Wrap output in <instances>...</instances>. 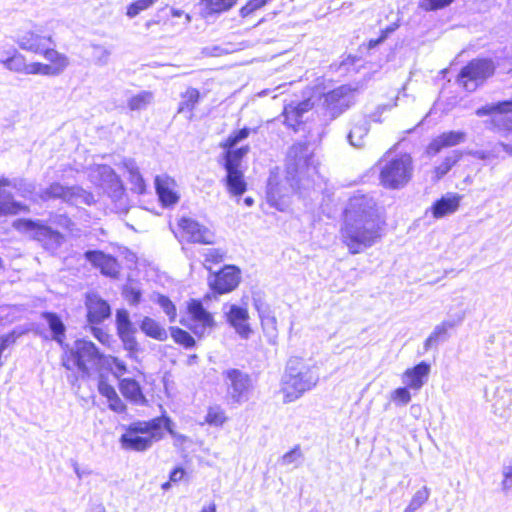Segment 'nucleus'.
<instances>
[{"mask_svg":"<svg viewBox=\"0 0 512 512\" xmlns=\"http://www.w3.org/2000/svg\"><path fill=\"white\" fill-rule=\"evenodd\" d=\"M382 221L376 202L366 195L350 198L339 231L340 240L352 255L371 248L382 237Z\"/></svg>","mask_w":512,"mask_h":512,"instance_id":"f257e3e1","label":"nucleus"},{"mask_svg":"<svg viewBox=\"0 0 512 512\" xmlns=\"http://www.w3.org/2000/svg\"><path fill=\"white\" fill-rule=\"evenodd\" d=\"M319 381V371L315 363L299 357L288 360L282 378L284 403L299 399L305 392L314 388Z\"/></svg>","mask_w":512,"mask_h":512,"instance_id":"f03ea898","label":"nucleus"},{"mask_svg":"<svg viewBox=\"0 0 512 512\" xmlns=\"http://www.w3.org/2000/svg\"><path fill=\"white\" fill-rule=\"evenodd\" d=\"M161 422L162 420L153 418L131 423L120 438L122 448L138 452L148 450L154 442L164 437Z\"/></svg>","mask_w":512,"mask_h":512,"instance_id":"7ed1b4c3","label":"nucleus"},{"mask_svg":"<svg viewBox=\"0 0 512 512\" xmlns=\"http://www.w3.org/2000/svg\"><path fill=\"white\" fill-rule=\"evenodd\" d=\"M102 355L93 342L80 339L75 341L69 352L63 356V366L68 370L78 369L88 373L90 369L97 367Z\"/></svg>","mask_w":512,"mask_h":512,"instance_id":"20e7f679","label":"nucleus"},{"mask_svg":"<svg viewBox=\"0 0 512 512\" xmlns=\"http://www.w3.org/2000/svg\"><path fill=\"white\" fill-rule=\"evenodd\" d=\"M228 403L241 405L252 396L254 390L250 375L242 370L231 368L222 372Z\"/></svg>","mask_w":512,"mask_h":512,"instance_id":"39448f33","label":"nucleus"},{"mask_svg":"<svg viewBox=\"0 0 512 512\" xmlns=\"http://www.w3.org/2000/svg\"><path fill=\"white\" fill-rule=\"evenodd\" d=\"M412 173V158L407 154H403L385 161L381 167L380 181L386 188L399 189L410 181Z\"/></svg>","mask_w":512,"mask_h":512,"instance_id":"423d86ee","label":"nucleus"},{"mask_svg":"<svg viewBox=\"0 0 512 512\" xmlns=\"http://www.w3.org/2000/svg\"><path fill=\"white\" fill-rule=\"evenodd\" d=\"M34 38V53L42 54L48 63L34 62V74L45 76H57L61 74L68 66L66 56L53 49V43L50 36Z\"/></svg>","mask_w":512,"mask_h":512,"instance_id":"0eeeda50","label":"nucleus"},{"mask_svg":"<svg viewBox=\"0 0 512 512\" xmlns=\"http://www.w3.org/2000/svg\"><path fill=\"white\" fill-rule=\"evenodd\" d=\"M495 65L488 59L472 60L469 64L462 68L458 82L467 91H474L487 78L494 74Z\"/></svg>","mask_w":512,"mask_h":512,"instance_id":"6e6552de","label":"nucleus"},{"mask_svg":"<svg viewBox=\"0 0 512 512\" xmlns=\"http://www.w3.org/2000/svg\"><path fill=\"white\" fill-rule=\"evenodd\" d=\"M189 322L181 321L195 335L202 337L208 335L214 329L216 322L213 315L208 312L199 300L192 299L187 305Z\"/></svg>","mask_w":512,"mask_h":512,"instance_id":"1a4fd4ad","label":"nucleus"},{"mask_svg":"<svg viewBox=\"0 0 512 512\" xmlns=\"http://www.w3.org/2000/svg\"><path fill=\"white\" fill-rule=\"evenodd\" d=\"M88 176L92 183L113 192L116 197L123 192L120 178L108 165L98 164L90 167Z\"/></svg>","mask_w":512,"mask_h":512,"instance_id":"9d476101","label":"nucleus"},{"mask_svg":"<svg viewBox=\"0 0 512 512\" xmlns=\"http://www.w3.org/2000/svg\"><path fill=\"white\" fill-rule=\"evenodd\" d=\"M240 269L234 265H226L217 273L208 278L210 288L218 294H225L233 291L240 283Z\"/></svg>","mask_w":512,"mask_h":512,"instance_id":"9b49d317","label":"nucleus"},{"mask_svg":"<svg viewBox=\"0 0 512 512\" xmlns=\"http://www.w3.org/2000/svg\"><path fill=\"white\" fill-rule=\"evenodd\" d=\"M178 225L189 242L205 245L214 243V232L198 221L192 218H182Z\"/></svg>","mask_w":512,"mask_h":512,"instance_id":"f8f14e48","label":"nucleus"},{"mask_svg":"<svg viewBox=\"0 0 512 512\" xmlns=\"http://www.w3.org/2000/svg\"><path fill=\"white\" fill-rule=\"evenodd\" d=\"M325 103L333 115H339L355 103V90L340 86L325 95Z\"/></svg>","mask_w":512,"mask_h":512,"instance_id":"ddd939ff","label":"nucleus"},{"mask_svg":"<svg viewBox=\"0 0 512 512\" xmlns=\"http://www.w3.org/2000/svg\"><path fill=\"white\" fill-rule=\"evenodd\" d=\"M290 188L278 180L277 174L271 172L267 183V201L280 211H284L288 206L286 197L290 193Z\"/></svg>","mask_w":512,"mask_h":512,"instance_id":"4468645a","label":"nucleus"},{"mask_svg":"<svg viewBox=\"0 0 512 512\" xmlns=\"http://www.w3.org/2000/svg\"><path fill=\"white\" fill-rule=\"evenodd\" d=\"M238 0H200L199 15L206 21H213L221 14L231 10Z\"/></svg>","mask_w":512,"mask_h":512,"instance_id":"2eb2a0df","label":"nucleus"},{"mask_svg":"<svg viewBox=\"0 0 512 512\" xmlns=\"http://www.w3.org/2000/svg\"><path fill=\"white\" fill-rule=\"evenodd\" d=\"M313 108L310 99L301 102H290L284 106L282 115L284 116V124L292 129H296L303 122L304 114Z\"/></svg>","mask_w":512,"mask_h":512,"instance_id":"dca6fc26","label":"nucleus"},{"mask_svg":"<svg viewBox=\"0 0 512 512\" xmlns=\"http://www.w3.org/2000/svg\"><path fill=\"white\" fill-rule=\"evenodd\" d=\"M85 258L96 268L100 269L103 275L117 277L120 266L117 260L102 251H87Z\"/></svg>","mask_w":512,"mask_h":512,"instance_id":"f3484780","label":"nucleus"},{"mask_svg":"<svg viewBox=\"0 0 512 512\" xmlns=\"http://www.w3.org/2000/svg\"><path fill=\"white\" fill-rule=\"evenodd\" d=\"M87 317L91 324H99L110 317L109 304L96 294H89L86 300Z\"/></svg>","mask_w":512,"mask_h":512,"instance_id":"a211bd4d","label":"nucleus"},{"mask_svg":"<svg viewBox=\"0 0 512 512\" xmlns=\"http://www.w3.org/2000/svg\"><path fill=\"white\" fill-rule=\"evenodd\" d=\"M311 156L305 145H293L288 153V172L301 174L304 168H309Z\"/></svg>","mask_w":512,"mask_h":512,"instance_id":"6ab92c4d","label":"nucleus"},{"mask_svg":"<svg viewBox=\"0 0 512 512\" xmlns=\"http://www.w3.org/2000/svg\"><path fill=\"white\" fill-rule=\"evenodd\" d=\"M226 314L228 322L235 331L242 338L247 339L251 333V328L248 324L249 315L247 309L237 305H231Z\"/></svg>","mask_w":512,"mask_h":512,"instance_id":"aec40b11","label":"nucleus"},{"mask_svg":"<svg viewBox=\"0 0 512 512\" xmlns=\"http://www.w3.org/2000/svg\"><path fill=\"white\" fill-rule=\"evenodd\" d=\"M175 186L176 183L171 177L167 175L156 176V192L164 206H171L178 202L179 196L175 192Z\"/></svg>","mask_w":512,"mask_h":512,"instance_id":"412c9836","label":"nucleus"},{"mask_svg":"<svg viewBox=\"0 0 512 512\" xmlns=\"http://www.w3.org/2000/svg\"><path fill=\"white\" fill-rule=\"evenodd\" d=\"M34 240L41 243L42 246L49 250H56L63 241V236L47 226L39 225L34 221Z\"/></svg>","mask_w":512,"mask_h":512,"instance_id":"4be33fe9","label":"nucleus"},{"mask_svg":"<svg viewBox=\"0 0 512 512\" xmlns=\"http://www.w3.org/2000/svg\"><path fill=\"white\" fill-rule=\"evenodd\" d=\"M430 373V365L424 361L407 369L402 375V382L409 388L419 390Z\"/></svg>","mask_w":512,"mask_h":512,"instance_id":"5701e85b","label":"nucleus"},{"mask_svg":"<svg viewBox=\"0 0 512 512\" xmlns=\"http://www.w3.org/2000/svg\"><path fill=\"white\" fill-rule=\"evenodd\" d=\"M466 140V134L462 131H448L436 137L428 146L429 154H437L441 149L452 147L463 143Z\"/></svg>","mask_w":512,"mask_h":512,"instance_id":"b1692460","label":"nucleus"},{"mask_svg":"<svg viewBox=\"0 0 512 512\" xmlns=\"http://www.w3.org/2000/svg\"><path fill=\"white\" fill-rule=\"evenodd\" d=\"M461 196L456 193H447L437 200L431 210L435 218H442L456 212L459 208Z\"/></svg>","mask_w":512,"mask_h":512,"instance_id":"393cba45","label":"nucleus"},{"mask_svg":"<svg viewBox=\"0 0 512 512\" xmlns=\"http://www.w3.org/2000/svg\"><path fill=\"white\" fill-rule=\"evenodd\" d=\"M463 316L459 317L457 321L446 320L436 325L424 342V350L429 351L433 346H436L439 342H443L448 338L449 329L454 328L456 325L461 323Z\"/></svg>","mask_w":512,"mask_h":512,"instance_id":"a878e982","label":"nucleus"},{"mask_svg":"<svg viewBox=\"0 0 512 512\" xmlns=\"http://www.w3.org/2000/svg\"><path fill=\"white\" fill-rule=\"evenodd\" d=\"M200 101V92L198 89L189 87L180 94L177 113L187 114V118H193V111Z\"/></svg>","mask_w":512,"mask_h":512,"instance_id":"bb28decb","label":"nucleus"},{"mask_svg":"<svg viewBox=\"0 0 512 512\" xmlns=\"http://www.w3.org/2000/svg\"><path fill=\"white\" fill-rule=\"evenodd\" d=\"M227 175L225 178L228 192L232 196H241L247 190V183L244 179L243 171L240 169L226 170Z\"/></svg>","mask_w":512,"mask_h":512,"instance_id":"cd10ccee","label":"nucleus"},{"mask_svg":"<svg viewBox=\"0 0 512 512\" xmlns=\"http://www.w3.org/2000/svg\"><path fill=\"white\" fill-rule=\"evenodd\" d=\"M255 307L258 311L264 332L271 337H275L277 333L276 317L272 314L270 308L260 301H255Z\"/></svg>","mask_w":512,"mask_h":512,"instance_id":"c85d7f7f","label":"nucleus"},{"mask_svg":"<svg viewBox=\"0 0 512 512\" xmlns=\"http://www.w3.org/2000/svg\"><path fill=\"white\" fill-rule=\"evenodd\" d=\"M122 165L129 174V181L133 186L132 190L138 194H143L146 190V185L135 160L132 158H125L122 161Z\"/></svg>","mask_w":512,"mask_h":512,"instance_id":"c756f323","label":"nucleus"},{"mask_svg":"<svg viewBox=\"0 0 512 512\" xmlns=\"http://www.w3.org/2000/svg\"><path fill=\"white\" fill-rule=\"evenodd\" d=\"M369 131V121L366 118H360L354 122L347 139L351 146L361 148L364 146L365 136Z\"/></svg>","mask_w":512,"mask_h":512,"instance_id":"7c9ffc66","label":"nucleus"},{"mask_svg":"<svg viewBox=\"0 0 512 512\" xmlns=\"http://www.w3.org/2000/svg\"><path fill=\"white\" fill-rule=\"evenodd\" d=\"M42 317L51 331L52 339L63 345L66 328L60 317L51 312L43 313Z\"/></svg>","mask_w":512,"mask_h":512,"instance_id":"2f4dec72","label":"nucleus"},{"mask_svg":"<svg viewBox=\"0 0 512 512\" xmlns=\"http://www.w3.org/2000/svg\"><path fill=\"white\" fill-rule=\"evenodd\" d=\"M119 386L120 391L125 398L136 404L144 403L145 398L137 381L130 378H125L120 381Z\"/></svg>","mask_w":512,"mask_h":512,"instance_id":"473e14b6","label":"nucleus"},{"mask_svg":"<svg viewBox=\"0 0 512 512\" xmlns=\"http://www.w3.org/2000/svg\"><path fill=\"white\" fill-rule=\"evenodd\" d=\"M494 412L506 417L512 410V393L507 389H497L493 403Z\"/></svg>","mask_w":512,"mask_h":512,"instance_id":"72a5a7b5","label":"nucleus"},{"mask_svg":"<svg viewBox=\"0 0 512 512\" xmlns=\"http://www.w3.org/2000/svg\"><path fill=\"white\" fill-rule=\"evenodd\" d=\"M66 202L72 205H92L94 203V196L78 186H71L67 191Z\"/></svg>","mask_w":512,"mask_h":512,"instance_id":"f704fd0d","label":"nucleus"},{"mask_svg":"<svg viewBox=\"0 0 512 512\" xmlns=\"http://www.w3.org/2000/svg\"><path fill=\"white\" fill-rule=\"evenodd\" d=\"M9 188L16 189L21 196L28 197L31 194L30 185L22 179H9L0 176V197L8 191Z\"/></svg>","mask_w":512,"mask_h":512,"instance_id":"c9c22d12","label":"nucleus"},{"mask_svg":"<svg viewBox=\"0 0 512 512\" xmlns=\"http://www.w3.org/2000/svg\"><path fill=\"white\" fill-rule=\"evenodd\" d=\"M141 330L149 337L163 341L167 338L166 330L154 319L145 317L142 320Z\"/></svg>","mask_w":512,"mask_h":512,"instance_id":"e433bc0d","label":"nucleus"},{"mask_svg":"<svg viewBox=\"0 0 512 512\" xmlns=\"http://www.w3.org/2000/svg\"><path fill=\"white\" fill-rule=\"evenodd\" d=\"M0 62H2L9 70L26 74H30L32 72L31 66L27 64L25 57L20 53H14L7 59L0 58Z\"/></svg>","mask_w":512,"mask_h":512,"instance_id":"4c0bfd02","label":"nucleus"},{"mask_svg":"<svg viewBox=\"0 0 512 512\" xmlns=\"http://www.w3.org/2000/svg\"><path fill=\"white\" fill-rule=\"evenodd\" d=\"M248 150V146L241 147L235 150H233L232 148L228 149L225 155V169H240L242 158L248 153Z\"/></svg>","mask_w":512,"mask_h":512,"instance_id":"58836bf2","label":"nucleus"},{"mask_svg":"<svg viewBox=\"0 0 512 512\" xmlns=\"http://www.w3.org/2000/svg\"><path fill=\"white\" fill-rule=\"evenodd\" d=\"M154 95L150 91H141L128 100V107L133 111L146 109L153 101Z\"/></svg>","mask_w":512,"mask_h":512,"instance_id":"ea45409f","label":"nucleus"},{"mask_svg":"<svg viewBox=\"0 0 512 512\" xmlns=\"http://www.w3.org/2000/svg\"><path fill=\"white\" fill-rule=\"evenodd\" d=\"M29 214V205L9 200L0 203V215H26Z\"/></svg>","mask_w":512,"mask_h":512,"instance_id":"a19ab883","label":"nucleus"},{"mask_svg":"<svg viewBox=\"0 0 512 512\" xmlns=\"http://www.w3.org/2000/svg\"><path fill=\"white\" fill-rule=\"evenodd\" d=\"M429 497L430 489L427 486H423L413 494L409 504L404 509V512L417 511L428 501Z\"/></svg>","mask_w":512,"mask_h":512,"instance_id":"79ce46f5","label":"nucleus"},{"mask_svg":"<svg viewBox=\"0 0 512 512\" xmlns=\"http://www.w3.org/2000/svg\"><path fill=\"white\" fill-rule=\"evenodd\" d=\"M68 189V186H63L59 183H53L41 193L40 197L44 200L62 199L66 202Z\"/></svg>","mask_w":512,"mask_h":512,"instance_id":"37998d69","label":"nucleus"},{"mask_svg":"<svg viewBox=\"0 0 512 512\" xmlns=\"http://www.w3.org/2000/svg\"><path fill=\"white\" fill-rule=\"evenodd\" d=\"M226 420V414L220 406L216 405L209 407L207 415L205 416V423L211 426L220 427L226 422Z\"/></svg>","mask_w":512,"mask_h":512,"instance_id":"c03bdc74","label":"nucleus"},{"mask_svg":"<svg viewBox=\"0 0 512 512\" xmlns=\"http://www.w3.org/2000/svg\"><path fill=\"white\" fill-rule=\"evenodd\" d=\"M171 336L177 344H180L185 348H192L195 345L194 338L187 331L181 328L172 327Z\"/></svg>","mask_w":512,"mask_h":512,"instance_id":"a18cd8bd","label":"nucleus"},{"mask_svg":"<svg viewBox=\"0 0 512 512\" xmlns=\"http://www.w3.org/2000/svg\"><path fill=\"white\" fill-rule=\"evenodd\" d=\"M157 419H160L162 420V430L165 429L174 439V445L175 446H180L182 444H184L185 442L188 441V437L183 435V434H180V433H177L174 429H173V422L172 420L169 418V417H166V416H162V417H156Z\"/></svg>","mask_w":512,"mask_h":512,"instance_id":"49530a36","label":"nucleus"},{"mask_svg":"<svg viewBox=\"0 0 512 512\" xmlns=\"http://www.w3.org/2000/svg\"><path fill=\"white\" fill-rule=\"evenodd\" d=\"M302 457L303 455L300 450V447L295 446L293 449H291L281 457L280 464L282 466H293L294 468H296L300 465Z\"/></svg>","mask_w":512,"mask_h":512,"instance_id":"de8ad7c7","label":"nucleus"},{"mask_svg":"<svg viewBox=\"0 0 512 512\" xmlns=\"http://www.w3.org/2000/svg\"><path fill=\"white\" fill-rule=\"evenodd\" d=\"M461 154L458 151H453V153L445 158V160L436 167V174L438 178L444 176L460 159Z\"/></svg>","mask_w":512,"mask_h":512,"instance_id":"09e8293b","label":"nucleus"},{"mask_svg":"<svg viewBox=\"0 0 512 512\" xmlns=\"http://www.w3.org/2000/svg\"><path fill=\"white\" fill-rule=\"evenodd\" d=\"M157 0H137L131 3L127 8V16L130 18H134L141 11H144L151 7Z\"/></svg>","mask_w":512,"mask_h":512,"instance_id":"8fccbe9b","label":"nucleus"},{"mask_svg":"<svg viewBox=\"0 0 512 512\" xmlns=\"http://www.w3.org/2000/svg\"><path fill=\"white\" fill-rule=\"evenodd\" d=\"M250 134V129L243 128L239 131L233 132L223 144V147L226 149H231L236 146L239 142L246 139Z\"/></svg>","mask_w":512,"mask_h":512,"instance_id":"3c124183","label":"nucleus"},{"mask_svg":"<svg viewBox=\"0 0 512 512\" xmlns=\"http://www.w3.org/2000/svg\"><path fill=\"white\" fill-rule=\"evenodd\" d=\"M118 335L123 342L124 348L128 350L132 356L138 346L137 341L133 336V329L119 332Z\"/></svg>","mask_w":512,"mask_h":512,"instance_id":"603ef678","label":"nucleus"},{"mask_svg":"<svg viewBox=\"0 0 512 512\" xmlns=\"http://www.w3.org/2000/svg\"><path fill=\"white\" fill-rule=\"evenodd\" d=\"M116 324L118 333L133 329L132 323L129 318V313L124 309L117 310Z\"/></svg>","mask_w":512,"mask_h":512,"instance_id":"864d4df0","label":"nucleus"},{"mask_svg":"<svg viewBox=\"0 0 512 512\" xmlns=\"http://www.w3.org/2000/svg\"><path fill=\"white\" fill-rule=\"evenodd\" d=\"M157 303L163 309V311L167 314L170 322H173L176 318V307L171 302V300L164 295H159L158 299H157Z\"/></svg>","mask_w":512,"mask_h":512,"instance_id":"5fc2aeb1","label":"nucleus"},{"mask_svg":"<svg viewBox=\"0 0 512 512\" xmlns=\"http://www.w3.org/2000/svg\"><path fill=\"white\" fill-rule=\"evenodd\" d=\"M391 399L398 405H406L411 401V394L406 387H400L392 392Z\"/></svg>","mask_w":512,"mask_h":512,"instance_id":"6e6d98bb","label":"nucleus"},{"mask_svg":"<svg viewBox=\"0 0 512 512\" xmlns=\"http://www.w3.org/2000/svg\"><path fill=\"white\" fill-rule=\"evenodd\" d=\"M265 4L263 0H249L239 11L241 17L245 18L255 11L264 7Z\"/></svg>","mask_w":512,"mask_h":512,"instance_id":"4d7b16f0","label":"nucleus"},{"mask_svg":"<svg viewBox=\"0 0 512 512\" xmlns=\"http://www.w3.org/2000/svg\"><path fill=\"white\" fill-rule=\"evenodd\" d=\"M470 154L480 160H491L499 157V146H494L491 150H476Z\"/></svg>","mask_w":512,"mask_h":512,"instance_id":"13d9d810","label":"nucleus"},{"mask_svg":"<svg viewBox=\"0 0 512 512\" xmlns=\"http://www.w3.org/2000/svg\"><path fill=\"white\" fill-rule=\"evenodd\" d=\"M123 294L125 299L132 305L138 304L141 300V291L132 285L125 286Z\"/></svg>","mask_w":512,"mask_h":512,"instance_id":"bf43d9fd","label":"nucleus"},{"mask_svg":"<svg viewBox=\"0 0 512 512\" xmlns=\"http://www.w3.org/2000/svg\"><path fill=\"white\" fill-rule=\"evenodd\" d=\"M225 253L221 249L209 248L204 253L205 263L217 264L223 261Z\"/></svg>","mask_w":512,"mask_h":512,"instance_id":"052dcab7","label":"nucleus"},{"mask_svg":"<svg viewBox=\"0 0 512 512\" xmlns=\"http://www.w3.org/2000/svg\"><path fill=\"white\" fill-rule=\"evenodd\" d=\"M453 0H422L420 7L426 11L441 9L449 5Z\"/></svg>","mask_w":512,"mask_h":512,"instance_id":"680f3d73","label":"nucleus"},{"mask_svg":"<svg viewBox=\"0 0 512 512\" xmlns=\"http://www.w3.org/2000/svg\"><path fill=\"white\" fill-rule=\"evenodd\" d=\"M98 391L102 396L107 398V400L117 395V392L114 389V387L104 380L99 381Z\"/></svg>","mask_w":512,"mask_h":512,"instance_id":"e2e57ef3","label":"nucleus"},{"mask_svg":"<svg viewBox=\"0 0 512 512\" xmlns=\"http://www.w3.org/2000/svg\"><path fill=\"white\" fill-rule=\"evenodd\" d=\"M503 481H502V488L503 490L507 491L512 488V461L503 467Z\"/></svg>","mask_w":512,"mask_h":512,"instance_id":"0e129e2a","label":"nucleus"},{"mask_svg":"<svg viewBox=\"0 0 512 512\" xmlns=\"http://www.w3.org/2000/svg\"><path fill=\"white\" fill-rule=\"evenodd\" d=\"M108 401V406L111 410L117 413H122L125 410V404L122 402L120 397L115 395L114 397L110 398Z\"/></svg>","mask_w":512,"mask_h":512,"instance_id":"69168bd1","label":"nucleus"},{"mask_svg":"<svg viewBox=\"0 0 512 512\" xmlns=\"http://www.w3.org/2000/svg\"><path fill=\"white\" fill-rule=\"evenodd\" d=\"M13 227L18 231L28 232L32 230V220L19 218L13 222Z\"/></svg>","mask_w":512,"mask_h":512,"instance_id":"338daca9","label":"nucleus"},{"mask_svg":"<svg viewBox=\"0 0 512 512\" xmlns=\"http://www.w3.org/2000/svg\"><path fill=\"white\" fill-rule=\"evenodd\" d=\"M94 54L97 57V61L99 64H106L110 55V52L100 46L94 47Z\"/></svg>","mask_w":512,"mask_h":512,"instance_id":"774afa93","label":"nucleus"}]
</instances>
